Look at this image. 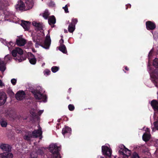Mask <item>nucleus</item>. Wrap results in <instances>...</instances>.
Segmentation results:
<instances>
[{"mask_svg": "<svg viewBox=\"0 0 158 158\" xmlns=\"http://www.w3.org/2000/svg\"><path fill=\"white\" fill-rule=\"evenodd\" d=\"M33 41L35 42V47H37L38 45L40 46L43 41V38L40 36L37 35L33 37Z\"/></svg>", "mask_w": 158, "mask_h": 158, "instance_id": "1a4fd4ad", "label": "nucleus"}, {"mask_svg": "<svg viewBox=\"0 0 158 158\" xmlns=\"http://www.w3.org/2000/svg\"><path fill=\"white\" fill-rule=\"evenodd\" d=\"M153 65L156 69L154 70L150 65L149 60L148 61V71L150 74L152 78V81L155 84H157L158 82V59L155 58L153 60Z\"/></svg>", "mask_w": 158, "mask_h": 158, "instance_id": "f257e3e1", "label": "nucleus"}, {"mask_svg": "<svg viewBox=\"0 0 158 158\" xmlns=\"http://www.w3.org/2000/svg\"><path fill=\"white\" fill-rule=\"evenodd\" d=\"M67 32V30H64V32Z\"/></svg>", "mask_w": 158, "mask_h": 158, "instance_id": "bf43d9fd", "label": "nucleus"}, {"mask_svg": "<svg viewBox=\"0 0 158 158\" xmlns=\"http://www.w3.org/2000/svg\"><path fill=\"white\" fill-rule=\"evenodd\" d=\"M75 29V26L73 25L69 24L68 28V30L69 31L70 33H73Z\"/></svg>", "mask_w": 158, "mask_h": 158, "instance_id": "393cba45", "label": "nucleus"}, {"mask_svg": "<svg viewBox=\"0 0 158 158\" xmlns=\"http://www.w3.org/2000/svg\"><path fill=\"white\" fill-rule=\"evenodd\" d=\"M130 155H126V156H124L123 158H128V156H129Z\"/></svg>", "mask_w": 158, "mask_h": 158, "instance_id": "864d4df0", "label": "nucleus"}, {"mask_svg": "<svg viewBox=\"0 0 158 158\" xmlns=\"http://www.w3.org/2000/svg\"><path fill=\"white\" fill-rule=\"evenodd\" d=\"M68 108L69 110L72 111L74 110L75 107L73 104H69L68 106Z\"/></svg>", "mask_w": 158, "mask_h": 158, "instance_id": "f704fd0d", "label": "nucleus"}, {"mask_svg": "<svg viewBox=\"0 0 158 158\" xmlns=\"http://www.w3.org/2000/svg\"><path fill=\"white\" fill-rule=\"evenodd\" d=\"M118 152L120 154L123 155H125L126 156V153H125V152L124 151H123V150H119Z\"/></svg>", "mask_w": 158, "mask_h": 158, "instance_id": "37998d69", "label": "nucleus"}, {"mask_svg": "<svg viewBox=\"0 0 158 158\" xmlns=\"http://www.w3.org/2000/svg\"><path fill=\"white\" fill-rule=\"evenodd\" d=\"M25 4V6L27 10L32 8L34 5L33 0H26Z\"/></svg>", "mask_w": 158, "mask_h": 158, "instance_id": "dca6fc26", "label": "nucleus"}, {"mask_svg": "<svg viewBox=\"0 0 158 158\" xmlns=\"http://www.w3.org/2000/svg\"><path fill=\"white\" fill-rule=\"evenodd\" d=\"M60 147L58 146L56 143L50 145L49 150L52 153L51 158H61L59 152L61 149Z\"/></svg>", "mask_w": 158, "mask_h": 158, "instance_id": "7ed1b4c3", "label": "nucleus"}, {"mask_svg": "<svg viewBox=\"0 0 158 158\" xmlns=\"http://www.w3.org/2000/svg\"><path fill=\"white\" fill-rule=\"evenodd\" d=\"M15 8L18 11H23L27 10L25 4L22 1L18 2V4L15 5Z\"/></svg>", "mask_w": 158, "mask_h": 158, "instance_id": "6e6552de", "label": "nucleus"}, {"mask_svg": "<svg viewBox=\"0 0 158 158\" xmlns=\"http://www.w3.org/2000/svg\"><path fill=\"white\" fill-rule=\"evenodd\" d=\"M42 134L41 128L40 127L38 130H35L32 133L30 131H28L25 134L31 138H37L39 137L40 139H41L42 138Z\"/></svg>", "mask_w": 158, "mask_h": 158, "instance_id": "20e7f679", "label": "nucleus"}, {"mask_svg": "<svg viewBox=\"0 0 158 158\" xmlns=\"http://www.w3.org/2000/svg\"><path fill=\"white\" fill-rule=\"evenodd\" d=\"M98 158H104V157L101 156H98Z\"/></svg>", "mask_w": 158, "mask_h": 158, "instance_id": "6e6d98bb", "label": "nucleus"}, {"mask_svg": "<svg viewBox=\"0 0 158 158\" xmlns=\"http://www.w3.org/2000/svg\"><path fill=\"white\" fill-rule=\"evenodd\" d=\"M125 69L127 71H128L129 70V68H128L127 66H125Z\"/></svg>", "mask_w": 158, "mask_h": 158, "instance_id": "5fc2aeb1", "label": "nucleus"}, {"mask_svg": "<svg viewBox=\"0 0 158 158\" xmlns=\"http://www.w3.org/2000/svg\"><path fill=\"white\" fill-rule=\"evenodd\" d=\"M62 38L60 40V45H64L63 44V43H64V41L63 39H62V38L63 37V36H61Z\"/></svg>", "mask_w": 158, "mask_h": 158, "instance_id": "49530a36", "label": "nucleus"}, {"mask_svg": "<svg viewBox=\"0 0 158 158\" xmlns=\"http://www.w3.org/2000/svg\"><path fill=\"white\" fill-rule=\"evenodd\" d=\"M11 82L13 85H15L16 83L17 80L13 78L11 80Z\"/></svg>", "mask_w": 158, "mask_h": 158, "instance_id": "a19ab883", "label": "nucleus"}, {"mask_svg": "<svg viewBox=\"0 0 158 158\" xmlns=\"http://www.w3.org/2000/svg\"><path fill=\"white\" fill-rule=\"evenodd\" d=\"M131 158H139L138 154L135 152H134L132 155Z\"/></svg>", "mask_w": 158, "mask_h": 158, "instance_id": "4c0bfd02", "label": "nucleus"}, {"mask_svg": "<svg viewBox=\"0 0 158 158\" xmlns=\"http://www.w3.org/2000/svg\"><path fill=\"white\" fill-rule=\"evenodd\" d=\"M2 60H1V59H0V61H2Z\"/></svg>", "mask_w": 158, "mask_h": 158, "instance_id": "0e129e2a", "label": "nucleus"}, {"mask_svg": "<svg viewBox=\"0 0 158 158\" xmlns=\"http://www.w3.org/2000/svg\"><path fill=\"white\" fill-rule=\"evenodd\" d=\"M26 94L23 90H19L15 94V98L18 100H22L25 97Z\"/></svg>", "mask_w": 158, "mask_h": 158, "instance_id": "9b49d317", "label": "nucleus"}, {"mask_svg": "<svg viewBox=\"0 0 158 158\" xmlns=\"http://www.w3.org/2000/svg\"><path fill=\"white\" fill-rule=\"evenodd\" d=\"M131 5L130 4H128L126 5V9L127 10L128 8H130L131 7Z\"/></svg>", "mask_w": 158, "mask_h": 158, "instance_id": "09e8293b", "label": "nucleus"}, {"mask_svg": "<svg viewBox=\"0 0 158 158\" xmlns=\"http://www.w3.org/2000/svg\"><path fill=\"white\" fill-rule=\"evenodd\" d=\"M51 71L48 69H46L44 71V75H48L50 74Z\"/></svg>", "mask_w": 158, "mask_h": 158, "instance_id": "ea45409f", "label": "nucleus"}, {"mask_svg": "<svg viewBox=\"0 0 158 158\" xmlns=\"http://www.w3.org/2000/svg\"><path fill=\"white\" fill-rule=\"evenodd\" d=\"M19 56V57L18 56V57H17L16 58V60H18L19 62H21L23 60H25L26 59V57L25 56L21 55H20Z\"/></svg>", "mask_w": 158, "mask_h": 158, "instance_id": "a878e982", "label": "nucleus"}, {"mask_svg": "<svg viewBox=\"0 0 158 158\" xmlns=\"http://www.w3.org/2000/svg\"><path fill=\"white\" fill-rule=\"evenodd\" d=\"M153 49H152L151 50V51H150L149 52V53L148 55V57L149 58V60L152 58V54L153 52Z\"/></svg>", "mask_w": 158, "mask_h": 158, "instance_id": "58836bf2", "label": "nucleus"}, {"mask_svg": "<svg viewBox=\"0 0 158 158\" xmlns=\"http://www.w3.org/2000/svg\"><path fill=\"white\" fill-rule=\"evenodd\" d=\"M49 24L53 28L55 27L54 24L56 23V19L54 15L50 16L48 19Z\"/></svg>", "mask_w": 158, "mask_h": 158, "instance_id": "ddd939ff", "label": "nucleus"}, {"mask_svg": "<svg viewBox=\"0 0 158 158\" xmlns=\"http://www.w3.org/2000/svg\"><path fill=\"white\" fill-rule=\"evenodd\" d=\"M59 49L64 53H66L67 52L66 48L64 45H60Z\"/></svg>", "mask_w": 158, "mask_h": 158, "instance_id": "412c9836", "label": "nucleus"}, {"mask_svg": "<svg viewBox=\"0 0 158 158\" xmlns=\"http://www.w3.org/2000/svg\"><path fill=\"white\" fill-rule=\"evenodd\" d=\"M60 120H61V119H58V120L57 121H58V122H60Z\"/></svg>", "mask_w": 158, "mask_h": 158, "instance_id": "4d7b16f0", "label": "nucleus"}, {"mask_svg": "<svg viewBox=\"0 0 158 158\" xmlns=\"http://www.w3.org/2000/svg\"><path fill=\"white\" fill-rule=\"evenodd\" d=\"M147 29L148 30H153L156 27L155 23L151 21H148L146 23Z\"/></svg>", "mask_w": 158, "mask_h": 158, "instance_id": "f8f14e48", "label": "nucleus"}, {"mask_svg": "<svg viewBox=\"0 0 158 158\" xmlns=\"http://www.w3.org/2000/svg\"><path fill=\"white\" fill-rule=\"evenodd\" d=\"M44 152L43 150H41L40 149H39L37 150L36 153H35L34 155H35V153H37V155L38 154L41 155L42 156L44 154Z\"/></svg>", "mask_w": 158, "mask_h": 158, "instance_id": "2f4dec72", "label": "nucleus"}, {"mask_svg": "<svg viewBox=\"0 0 158 158\" xmlns=\"http://www.w3.org/2000/svg\"><path fill=\"white\" fill-rule=\"evenodd\" d=\"M67 99H69V96L67 97Z\"/></svg>", "mask_w": 158, "mask_h": 158, "instance_id": "13d9d810", "label": "nucleus"}, {"mask_svg": "<svg viewBox=\"0 0 158 158\" xmlns=\"http://www.w3.org/2000/svg\"><path fill=\"white\" fill-rule=\"evenodd\" d=\"M77 22V19H73L72 20L71 23H69V24L73 25H74L75 26V25Z\"/></svg>", "mask_w": 158, "mask_h": 158, "instance_id": "473e14b6", "label": "nucleus"}, {"mask_svg": "<svg viewBox=\"0 0 158 158\" xmlns=\"http://www.w3.org/2000/svg\"><path fill=\"white\" fill-rule=\"evenodd\" d=\"M30 23L29 21H22L21 26L25 30L28 31L30 29Z\"/></svg>", "mask_w": 158, "mask_h": 158, "instance_id": "2eb2a0df", "label": "nucleus"}, {"mask_svg": "<svg viewBox=\"0 0 158 158\" xmlns=\"http://www.w3.org/2000/svg\"><path fill=\"white\" fill-rule=\"evenodd\" d=\"M28 45L29 46H31L33 44L32 42L31 41H29L28 43Z\"/></svg>", "mask_w": 158, "mask_h": 158, "instance_id": "3c124183", "label": "nucleus"}, {"mask_svg": "<svg viewBox=\"0 0 158 158\" xmlns=\"http://www.w3.org/2000/svg\"><path fill=\"white\" fill-rule=\"evenodd\" d=\"M43 110H40L38 112V114L39 115H40L43 112Z\"/></svg>", "mask_w": 158, "mask_h": 158, "instance_id": "603ef678", "label": "nucleus"}, {"mask_svg": "<svg viewBox=\"0 0 158 158\" xmlns=\"http://www.w3.org/2000/svg\"><path fill=\"white\" fill-rule=\"evenodd\" d=\"M4 86V85L3 84L2 81L1 80H0V86Z\"/></svg>", "mask_w": 158, "mask_h": 158, "instance_id": "8fccbe9b", "label": "nucleus"}, {"mask_svg": "<svg viewBox=\"0 0 158 158\" xmlns=\"http://www.w3.org/2000/svg\"><path fill=\"white\" fill-rule=\"evenodd\" d=\"M102 152L106 158H110L111 157L112 151L111 149L106 146H102Z\"/></svg>", "mask_w": 158, "mask_h": 158, "instance_id": "423d86ee", "label": "nucleus"}, {"mask_svg": "<svg viewBox=\"0 0 158 158\" xmlns=\"http://www.w3.org/2000/svg\"><path fill=\"white\" fill-rule=\"evenodd\" d=\"M31 92L34 95V97L36 99H41L42 101L44 102L47 101V95L41 94L40 92L38 90L34 89L32 90Z\"/></svg>", "mask_w": 158, "mask_h": 158, "instance_id": "39448f33", "label": "nucleus"}, {"mask_svg": "<svg viewBox=\"0 0 158 158\" xmlns=\"http://www.w3.org/2000/svg\"><path fill=\"white\" fill-rule=\"evenodd\" d=\"M0 124L2 127H5L7 125V122L6 121L2 120L0 122Z\"/></svg>", "mask_w": 158, "mask_h": 158, "instance_id": "cd10ccee", "label": "nucleus"}, {"mask_svg": "<svg viewBox=\"0 0 158 158\" xmlns=\"http://www.w3.org/2000/svg\"><path fill=\"white\" fill-rule=\"evenodd\" d=\"M7 98V97L6 94L3 91H0V106L5 103Z\"/></svg>", "mask_w": 158, "mask_h": 158, "instance_id": "9d476101", "label": "nucleus"}, {"mask_svg": "<svg viewBox=\"0 0 158 158\" xmlns=\"http://www.w3.org/2000/svg\"><path fill=\"white\" fill-rule=\"evenodd\" d=\"M150 138V135L146 133H144L142 136L143 140L146 142L148 141Z\"/></svg>", "mask_w": 158, "mask_h": 158, "instance_id": "4be33fe9", "label": "nucleus"}, {"mask_svg": "<svg viewBox=\"0 0 158 158\" xmlns=\"http://www.w3.org/2000/svg\"><path fill=\"white\" fill-rule=\"evenodd\" d=\"M118 148L120 150H123V151H124L126 155H131V151L127 148H126L123 144H120Z\"/></svg>", "mask_w": 158, "mask_h": 158, "instance_id": "a211bd4d", "label": "nucleus"}, {"mask_svg": "<svg viewBox=\"0 0 158 158\" xmlns=\"http://www.w3.org/2000/svg\"><path fill=\"white\" fill-rule=\"evenodd\" d=\"M151 106L154 111H158V101L156 100H152L150 103Z\"/></svg>", "mask_w": 158, "mask_h": 158, "instance_id": "4468645a", "label": "nucleus"}, {"mask_svg": "<svg viewBox=\"0 0 158 158\" xmlns=\"http://www.w3.org/2000/svg\"><path fill=\"white\" fill-rule=\"evenodd\" d=\"M6 69L5 64L3 61H0V70L4 72Z\"/></svg>", "mask_w": 158, "mask_h": 158, "instance_id": "b1692460", "label": "nucleus"}, {"mask_svg": "<svg viewBox=\"0 0 158 158\" xmlns=\"http://www.w3.org/2000/svg\"><path fill=\"white\" fill-rule=\"evenodd\" d=\"M23 138L25 140H26L27 141H30L31 138L27 136L26 134H25V135H24Z\"/></svg>", "mask_w": 158, "mask_h": 158, "instance_id": "c9c22d12", "label": "nucleus"}, {"mask_svg": "<svg viewBox=\"0 0 158 158\" xmlns=\"http://www.w3.org/2000/svg\"><path fill=\"white\" fill-rule=\"evenodd\" d=\"M17 53L20 55H22L23 54V51L22 49L19 48H16Z\"/></svg>", "mask_w": 158, "mask_h": 158, "instance_id": "c85d7f7f", "label": "nucleus"}, {"mask_svg": "<svg viewBox=\"0 0 158 158\" xmlns=\"http://www.w3.org/2000/svg\"><path fill=\"white\" fill-rule=\"evenodd\" d=\"M37 153H35V155H33L32 154L31 155L30 158H37Z\"/></svg>", "mask_w": 158, "mask_h": 158, "instance_id": "de8ad7c7", "label": "nucleus"}, {"mask_svg": "<svg viewBox=\"0 0 158 158\" xmlns=\"http://www.w3.org/2000/svg\"><path fill=\"white\" fill-rule=\"evenodd\" d=\"M154 125L155 128L158 130V120L154 122Z\"/></svg>", "mask_w": 158, "mask_h": 158, "instance_id": "79ce46f5", "label": "nucleus"}, {"mask_svg": "<svg viewBox=\"0 0 158 158\" xmlns=\"http://www.w3.org/2000/svg\"><path fill=\"white\" fill-rule=\"evenodd\" d=\"M51 41L50 35L47 34L44 42H42L40 46L46 49H48L51 45Z\"/></svg>", "mask_w": 158, "mask_h": 158, "instance_id": "0eeeda50", "label": "nucleus"}, {"mask_svg": "<svg viewBox=\"0 0 158 158\" xmlns=\"http://www.w3.org/2000/svg\"><path fill=\"white\" fill-rule=\"evenodd\" d=\"M11 54L13 56H14V57H16V56L17 52L16 50V48L15 49H14L11 52Z\"/></svg>", "mask_w": 158, "mask_h": 158, "instance_id": "e433bc0d", "label": "nucleus"}, {"mask_svg": "<svg viewBox=\"0 0 158 158\" xmlns=\"http://www.w3.org/2000/svg\"><path fill=\"white\" fill-rule=\"evenodd\" d=\"M69 23V21H68V23Z\"/></svg>", "mask_w": 158, "mask_h": 158, "instance_id": "e2e57ef3", "label": "nucleus"}, {"mask_svg": "<svg viewBox=\"0 0 158 158\" xmlns=\"http://www.w3.org/2000/svg\"><path fill=\"white\" fill-rule=\"evenodd\" d=\"M63 8L64 9L65 12L66 13H67L69 12L68 10V8L67 5H66L64 7H63Z\"/></svg>", "mask_w": 158, "mask_h": 158, "instance_id": "c03bdc74", "label": "nucleus"}, {"mask_svg": "<svg viewBox=\"0 0 158 158\" xmlns=\"http://www.w3.org/2000/svg\"><path fill=\"white\" fill-rule=\"evenodd\" d=\"M59 68V67L56 66H53L51 68V70L53 73H56L57 71Z\"/></svg>", "mask_w": 158, "mask_h": 158, "instance_id": "c756f323", "label": "nucleus"}, {"mask_svg": "<svg viewBox=\"0 0 158 158\" xmlns=\"http://www.w3.org/2000/svg\"><path fill=\"white\" fill-rule=\"evenodd\" d=\"M32 24L33 26L37 28L38 30H42L43 26L42 24L40 23H37L36 21H34L33 22Z\"/></svg>", "mask_w": 158, "mask_h": 158, "instance_id": "6ab92c4d", "label": "nucleus"}, {"mask_svg": "<svg viewBox=\"0 0 158 158\" xmlns=\"http://www.w3.org/2000/svg\"><path fill=\"white\" fill-rule=\"evenodd\" d=\"M30 113L31 115H32L33 118H36L37 117V114L36 112L34 110H31L30 111Z\"/></svg>", "mask_w": 158, "mask_h": 158, "instance_id": "72a5a7b5", "label": "nucleus"}, {"mask_svg": "<svg viewBox=\"0 0 158 158\" xmlns=\"http://www.w3.org/2000/svg\"><path fill=\"white\" fill-rule=\"evenodd\" d=\"M114 158H116V156H114Z\"/></svg>", "mask_w": 158, "mask_h": 158, "instance_id": "680f3d73", "label": "nucleus"}, {"mask_svg": "<svg viewBox=\"0 0 158 158\" xmlns=\"http://www.w3.org/2000/svg\"><path fill=\"white\" fill-rule=\"evenodd\" d=\"M71 129L70 127H65L62 129V134L64 136L67 134H70Z\"/></svg>", "mask_w": 158, "mask_h": 158, "instance_id": "aec40b11", "label": "nucleus"}, {"mask_svg": "<svg viewBox=\"0 0 158 158\" xmlns=\"http://www.w3.org/2000/svg\"><path fill=\"white\" fill-rule=\"evenodd\" d=\"M7 93L10 96H14L15 94L12 90L10 89H8L7 91Z\"/></svg>", "mask_w": 158, "mask_h": 158, "instance_id": "7c9ffc66", "label": "nucleus"}, {"mask_svg": "<svg viewBox=\"0 0 158 158\" xmlns=\"http://www.w3.org/2000/svg\"><path fill=\"white\" fill-rule=\"evenodd\" d=\"M0 148L3 151L6 152L3 153H0V158H13V155L10 153L12 147L9 145L2 143L0 146Z\"/></svg>", "mask_w": 158, "mask_h": 158, "instance_id": "f03ea898", "label": "nucleus"}, {"mask_svg": "<svg viewBox=\"0 0 158 158\" xmlns=\"http://www.w3.org/2000/svg\"><path fill=\"white\" fill-rule=\"evenodd\" d=\"M31 54V57H33V58H29V62L30 63L32 64H36V58L35 57L34 55H33L32 54Z\"/></svg>", "mask_w": 158, "mask_h": 158, "instance_id": "5701e85b", "label": "nucleus"}, {"mask_svg": "<svg viewBox=\"0 0 158 158\" xmlns=\"http://www.w3.org/2000/svg\"><path fill=\"white\" fill-rule=\"evenodd\" d=\"M5 57L6 58H7L8 60H10L12 58V56L11 55H7L5 56Z\"/></svg>", "mask_w": 158, "mask_h": 158, "instance_id": "a18cd8bd", "label": "nucleus"}, {"mask_svg": "<svg viewBox=\"0 0 158 158\" xmlns=\"http://www.w3.org/2000/svg\"><path fill=\"white\" fill-rule=\"evenodd\" d=\"M16 43L19 46H24L26 43V41L24 39L19 38L16 39Z\"/></svg>", "mask_w": 158, "mask_h": 158, "instance_id": "f3484780", "label": "nucleus"}, {"mask_svg": "<svg viewBox=\"0 0 158 158\" xmlns=\"http://www.w3.org/2000/svg\"><path fill=\"white\" fill-rule=\"evenodd\" d=\"M50 14L48 10H45L43 14V16L45 19H47Z\"/></svg>", "mask_w": 158, "mask_h": 158, "instance_id": "bb28decb", "label": "nucleus"}, {"mask_svg": "<svg viewBox=\"0 0 158 158\" xmlns=\"http://www.w3.org/2000/svg\"><path fill=\"white\" fill-rule=\"evenodd\" d=\"M11 43H12V42H10L9 43V44H10V45H11Z\"/></svg>", "mask_w": 158, "mask_h": 158, "instance_id": "052dcab7", "label": "nucleus"}]
</instances>
